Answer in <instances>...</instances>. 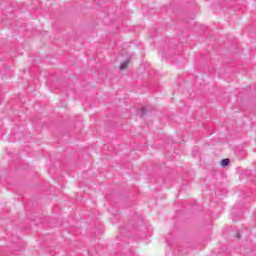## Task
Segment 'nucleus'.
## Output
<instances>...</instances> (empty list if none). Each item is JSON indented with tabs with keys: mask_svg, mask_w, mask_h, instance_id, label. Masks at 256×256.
<instances>
[{
	"mask_svg": "<svg viewBox=\"0 0 256 256\" xmlns=\"http://www.w3.org/2000/svg\"><path fill=\"white\" fill-rule=\"evenodd\" d=\"M229 163H230L229 158L223 159V160L221 161V165H222L223 167H227V165H229Z\"/></svg>",
	"mask_w": 256,
	"mask_h": 256,
	"instance_id": "1",
	"label": "nucleus"
},
{
	"mask_svg": "<svg viewBox=\"0 0 256 256\" xmlns=\"http://www.w3.org/2000/svg\"><path fill=\"white\" fill-rule=\"evenodd\" d=\"M127 65H129V62H123L120 66V69L123 70V69H127Z\"/></svg>",
	"mask_w": 256,
	"mask_h": 256,
	"instance_id": "2",
	"label": "nucleus"
}]
</instances>
